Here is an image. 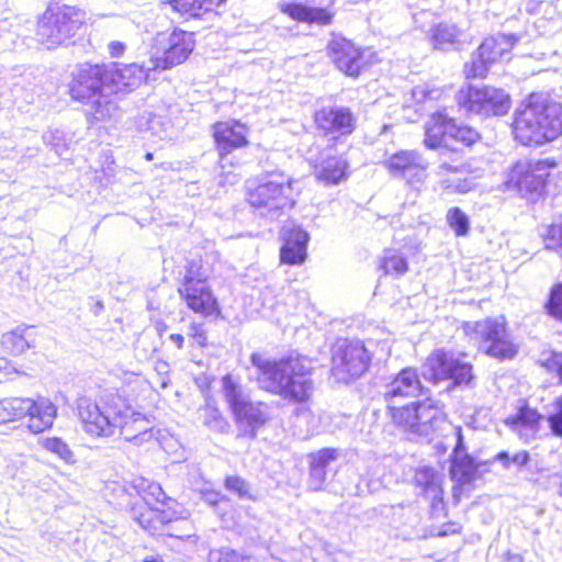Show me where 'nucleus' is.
<instances>
[{"instance_id": "1", "label": "nucleus", "mask_w": 562, "mask_h": 562, "mask_svg": "<svg viewBox=\"0 0 562 562\" xmlns=\"http://www.w3.org/2000/svg\"><path fill=\"white\" fill-rule=\"evenodd\" d=\"M78 417L83 431L93 438H110L119 432L125 441L143 446L154 439L153 423L136 412L116 392H106L98 402L81 398Z\"/></svg>"}, {"instance_id": "2", "label": "nucleus", "mask_w": 562, "mask_h": 562, "mask_svg": "<svg viewBox=\"0 0 562 562\" xmlns=\"http://www.w3.org/2000/svg\"><path fill=\"white\" fill-rule=\"evenodd\" d=\"M260 389L281 396L291 403L306 402L314 390L308 361L300 356L271 359L261 352L250 356Z\"/></svg>"}, {"instance_id": "3", "label": "nucleus", "mask_w": 562, "mask_h": 562, "mask_svg": "<svg viewBox=\"0 0 562 562\" xmlns=\"http://www.w3.org/2000/svg\"><path fill=\"white\" fill-rule=\"evenodd\" d=\"M514 138L524 146H540L562 134V104L544 93H531L514 112Z\"/></svg>"}, {"instance_id": "4", "label": "nucleus", "mask_w": 562, "mask_h": 562, "mask_svg": "<svg viewBox=\"0 0 562 562\" xmlns=\"http://www.w3.org/2000/svg\"><path fill=\"white\" fill-rule=\"evenodd\" d=\"M69 93L74 100L88 105L87 115L94 121L119 116V106L105 90L102 65L80 66L70 82Z\"/></svg>"}, {"instance_id": "5", "label": "nucleus", "mask_w": 562, "mask_h": 562, "mask_svg": "<svg viewBox=\"0 0 562 562\" xmlns=\"http://www.w3.org/2000/svg\"><path fill=\"white\" fill-rule=\"evenodd\" d=\"M86 13L65 0H52L37 21L36 36L47 48L70 41L81 27Z\"/></svg>"}, {"instance_id": "6", "label": "nucleus", "mask_w": 562, "mask_h": 562, "mask_svg": "<svg viewBox=\"0 0 562 562\" xmlns=\"http://www.w3.org/2000/svg\"><path fill=\"white\" fill-rule=\"evenodd\" d=\"M462 330L470 341L488 357L504 361L513 359L518 352V345L503 316L463 322Z\"/></svg>"}, {"instance_id": "7", "label": "nucleus", "mask_w": 562, "mask_h": 562, "mask_svg": "<svg viewBox=\"0 0 562 562\" xmlns=\"http://www.w3.org/2000/svg\"><path fill=\"white\" fill-rule=\"evenodd\" d=\"M222 392L240 430L255 438L257 430L269 419L267 404L252 402L244 387L229 374L222 378Z\"/></svg>"}, {"instance_id": "8", "label": "nucleus", "mask_w": 562, "mask_h": 562, "mask_svg": "<svg viewBox=\"0 0 562 562\" xmlns=\"http://www.w3.org/2000/svg\"><path fill=\"white\" fill-rule=\"evenodd\" d=\"M293 179L284 173H270L249 191L248 201L261 215L276 217L280 211L293 207Z\"/></svg>"}, {"instance_id": "9", "label": "nucleus", "mask_w": 562, "mask_h": 562, "mask_svg": "<svg viewBox=\"0 0 562 562\" xmlns=\"http://www.w3.org/2000/svg\"><path fill=\"white\" fill-rule=\"evenodd\" d=\"M392 419L404 429L420 436H428L445 422L442 408L431 398L403 405L392 413Z\"/></svg>"}, {"instance_id": "10", "label": "nucleus", "mask_w": 562, "mask_h": 562, "mask_svg": "<svg viewBox=\"0 0 562 562\" xmlns=\"http://www.w3.org/2000/svg\"><path fill=\"white\" fill-rule=\"evenodd\" d=\"M371 355L360 340H339L331 357V373L338 382L348 383L361 376L369 367Z\"/></svg>"}, {"instance_id": "11", "label": "nucleus", "mask_w": 562, "mask_h": 562, "mask_svg": "<svg viewBox=\"0 0 562 562\" xmlns=\"http://www.w3.org/2000/svg\"><path fill=\"white\" fill-rule=\"evenodd\" d=\"M424 376L435 384L448 381L447 390L459 385H468L473 379L472 366L456 358L452 352L437 350L424 364Z\"/></svg>"}, {"instance_id": "12", "label": "nucleus", "mask_w": 562, "mask_h": 562, "mask_svg": "<svg viewBox=\"0 0 562 562\" xmlns=\"http://www.w3.org/2000/svg\"><path fill=\"white\" fill-rule=\"evenodd\" d=\"M457 102L468 113L481 116H498L507 113L509 109V95L494 87H469L457 93Z\"/></svg>"}, {"instance_id": "13", "label": "nucleus", "mask_w": 562, "mask_h": 562, "mask_svg": "<svg viewBox=\"0 0 562 562\" xmlns=\"http://www.w3.org/2000/svg\"><path fill=\"white\" fill-rule=\"evenodd\" d=\"M544 160H520L509 170L505 182L508 189L517 190L522 196L539 194L549 175Z\"/></svg>"}, {"instance_id": "14", "label": "nucleus", "mask_w": 562, "mask_h": 562, "mask_svg": "<svg viewBox=\"0 0 562 562\" xmlns=\"http://www.w3.org/2000/svg\"><path fill=\"white\" fill-rule=\"evenodd\" d=\"M104 70L105 90L108 94L127 93L139 87L149 77L154 69L148 68V61L143 65L136 63L128 65H102Z\"/></svg>"}, {"instance_id": "15", "label": "nucleus", "mask_w": 562, "mask_h": 562, "mask_svg": "<svg viewBox=\"0 0 562 562\" xmlns=\"http://www.w3.org/2000/svg\"><path fill=\"white\" fill-rule=\"evenodd\" d=\"M384 166L392 177L411 186L422 184L428 175V161L416 150H400L391 155Z\"/></svg>"}, {"instance_id": "16", "label": "nucleus", "mask_w": 562, "mask_h": 562, "mask_svg": "<svg viewBox=\"0 0 562 562\" xmlns=\"http://www.w3.org/2000/svg\"><path fill=\"white\" fill-rule=\"evenodd\" d=\"M18 419L27 418V428L33 434H40L54 424L57 416L55 404L43 396L33 400L31 397H18Z\"/></svg>"}, {"instance_id": "17", "label": "nucleus", "mask_w": 562, "mask_h": 562, "mask_svg": "<svg viewBox=\"0 0 562 562\" xmlns=\"http://www.w3.org/2000/svg\"><path fill=\"white\" fill-rule=\"evenodd\" d=\"M422 391L423 385L416 369L405 368L385 384L383 397L392 414L395 409L402 407L400 405L402 400L416 397Z\"/></svg>"}, {"instance_id": "18", "label": "nucleus", "mask_w": 562, "mask_h": 562, "mask_svg": "<svg viewBox=\"0 0 562 562\" xmlns=\"http://www.w3.org/2000/svg\"><path fill=\"white\" fill-rule=\"evenodd\" d=\"M329 56L336 67L350 77H357L367 65L364 50L346 38L330 42Z\"/></svg>"}, {"instance_id": "19", "label": "nucleus", "mask_w": 562, "mask_h": 562, "mask_svg": "<svg viewBox=\"0 0 562 562\" xmlns=\"http://www.w3.org/2000/svg\"><path fill=\"white\" fill-rule=\"evenodd\" d=\"M214 138L217 144L222 167L233 165L228 156L234 149L248 144L247 127L237 121L220 122L214 126Z\"/></svg>"}, {"instance_id": "20", "label": "nucleus", "mask_w": 562, "mask_h": 562, "mask_svg": "<svg viewBox=\"0 0 562 562\" xmlns=\"http://www.w3.org/2000/svg\"><path fill=\"white\" fill-rule=\"evenodd\" d=\"M168 43L169 46L166 48L161 57L153 56L148 60L149 69L164 70L171 68L183 63L193 50V38L191 33L175 31L169 36Z\"/></svg>"}, {"instance_id": "21", "label": "nucleus", "mask_w": 562, "mask_h": 562, "mask_svg": "<svg viewBox=\"0 0 562 562\" xmlns=\"http://www.w3.org/2000/svg\"><path fill=\"white\" fill-rule=\"evenodd\" d=\"M542 422L543 415L537 408L524 403L515 414L506 418L505 424L519 439L529 443L538 437Z\"/></svg>"}, {"instance_id": "22", "label": "nucleus", "mask_w": 562, "mask_h": 562, "mask_svg": "<svg viewBox=\"0 0 562 562\" xmlns=\"http://www.w3.org/2000/svg\"><path fill=\"white\" fill-rule=\"evenodd\" d=\"M317 128L326 134L349 135L356 126V117L348 108H323L315 113Z\"/></svg>"}, {"instance_id": "23", "label": "nucleus", "mask_w": 562, "mask_h": 562, "mask_svg": "<svg viewBox=\"0 0 562 562\" xmlns=\"http://www.w3.org/2000/svg\"><path fill=\"white\" fill-rule=\"evenodd\" d=\"M180 295L184 299L187 305L195 313L210 315L216 306V300L213 297L210 288L205 281L186 276L184 283L179 289Z\"/></svg>"}, {"instance_id": "24", "label": "nucleus", "mask_w": 562, "mask_h": 562, "mask_svg": "<svg viewBox=\"0 0 562 562\" xmlns=\"http://www.w3.org/2000/svg\"><path fill=\"white\" fill-rule=\"evenodd\" d=\"M457 443L453 449L450 474L459 484H469L473 481L477 467L474 459L465 452L461 427H456Z\"/></svg>"}, {"instance_id": "25", "label": "nucleus", "mask_w": 562, "mask_h": 562, "mask_svg": "<svg viewBox=\"0 0 562 562\" xmlns=\"http://www.w3.org/2000/svg\"><path fill=\"white\" fill-rule=\"evenodd\" d=\"M283 246L280 250L281 262L301 265L306 259L308 234L300 227H289L283 231Z\"/></svg>"}, {"instance_id": "26", "label": "nucleus", "mask_w": 562, "mask_h": 562, "mask_svg": "<svg viewBox=\"0 0 562 562\" xmlns=\"http://www.w3.org/2000/svg\"><path fill=\"white\" fill-rule=\"evenodd\" d=\"M452 119L443 111H438L431 114L425 125V139L424 144L430 149L439 147L449 148L450 134L449 127H451Z\"/></svg>"}, {"instance_id": "27", "label": "nucleus", "mask_w": 562, "mask_h": 562, "mask_svg": "<svg viewBox=\"0 0 562 562\" xmlns=\"http://www.w3.org/2000/svg\"><path fill=\"white\" fill-rule=\"evenodd\" d=\"M416 485L423 488L432 510L443 508V490L441 476L431 468H420L415 474Z\"/></svg>"}, {"instance_id": "28", "label": "nucleus", "mask_w": 562, "mask_h": 562, "mask_svg": "<svg viewBox=\"0 0 562 562\" xmlns=\"http://www.w3.org/2000/svg\"><path fill=\"white\" fill-rule=\"evenodd\" d=\"M347 161L340 156H329L315 167L316 178L326 184H338L347 178Z\"/></svg>"}, {"instance_id": "29", "label": "nucleus", "mask_w": 562, "mask_h": 562, "mask_svg": "<svg viewBox=\"0 0 562 562\" xmlns=\"http://www.w3.org/2000/svg\"><path fill=\"white\" fill-rule=\"evenodd\" d=\"M30 326L20 325L2 335L1 345L5 351L11 355H22L30 348L35 346V338L29 333Z\"/></svg>"}, {"instance_id": "30", "label": "nucleus", "mask_w": 562, "mask_h": 562, "mask_svg": "<svg viewBox=\"0 0 562 562\" xmlns=\"http://www.w3.org/2000/svg\"><path fill=\"white\" fill-rule=\"evenodd\" d=\"M462 31L452 23H439L432 29L431 40L435 48L457 49L462 43Z\"/></svg>"}, {"instance_id": "31", "label": "nucleus", "mask_w": 562, "mask_h": 562, "mask_svg": "<svg viewBox=\"0 0 562 562\" xmlns=\"http://www.w3.org/2000/svg\"><path fill=\"white\" fill-rule=\"evenodd\" d=\"M512 46L513 42L509 36L498 35L485 38L477 50L480 52L481 57L485 58L491 64H494L495 61L505 58Z\"/></svg>"}, {"instance_id": "32", "label": "nucleus", "mask_w": 562, "mask_h": 562, "mask_svg": "<svg viewBox=\"0 0 562 562\" xmlns=\"http://www.w3.org/2000/svg\"><path fill=\"white\" fill-rule=\"evenodd\" d=\"M285 12L300 22L328 24L331 20V15L325 9L311 8L301 3L289 4Z\"/></svg>"}, {"instance_id": "33", "label": "nucleus", "mask_w": 562, "mask_h": 562, "mask_svg": "<svg viewBox=\"0 0 562 562\" xmlns=\"http://www.w3.org/2000/svg\"><path fill=\"white\" fill-rule=\"evenodd\" d=\"M380 268L384 271L385 274L397 278L407 271L408 262L403 254L398 250L386 249L381 257Z\"/></svg>"}, {"instance_id": "34", "label": "nucleus", "mask_w": 562, "mask_h": 562, "mask_svg": "<svg viewBox=\"0 0 562 562\" xmlns=\"http://www.w3.org/2000/svg\"><path fill=\"white\" fill-rule=\"evenodd\" d=\"M541 237L546 249L562 257V216L544 226Z\"/></svg>"}, {"instance_id": "35", "label": "nucleus", "mask_w": 562, "mask_h": 562, "mask_svg": "<svg viewBox=\"0 0 562 562\" xmlns=\"http://www.w3.org/2000/svg\"><path fill=\"white\" fill-rule=\"evenodd\" d=\"M201 418L203 425L212 431L226 434L229 430V423L223 417L220 409L210 403L201 408Z\"/></svg>"}, {"instance_id": "36", "label": "nucleus", "mask_w": 562, "mask_h": 562, "mask_svg": "<svg viewBox=\"0 0 562 562\" xmlns=\"http://www.w3.org/2000/svg\"><path fill=\"white\" fill-rule=\"evenodd\" d=\"M449 227L456 236H465L470 231V220L468 215L458 206L448 210L446 215Z\"/></svg>"}, {"instance_id": "37", "label": "nucleus", "mask_w": 562, "mask_h": 562, "mask_svg": "<svg viewBox=\"0 0 562 562\" xmlns=\"http://www.w3.org/2000/svg\"><path fill=\"white\" fill-rule=\"evenodd\" d=\"M450 142L454 140L464 146H472L480 139V134L472 127L457 125L452 120L451 127H449Z\"/></svg>"}, {"instance_id": "38", "label": "nucleus", "mask_w": 562, "mask_h": 562, "mask_svg": "<svg viewBox=\"0 0 562 562\" xmlns=\"http://www.w3.org/2000/svg\"><path fill=\"white\" fill-rule=\"evenodd\" d=\"M43 447L47 451L56 454L58 458H60L61 460H64L67 463L75 462L74 452L71 451L69 446L65 441H63L60 438H56V437L47 438L44 440Z\"/></svg>"}, {"instance_id": "39", "label": "nucleus", "mask_w": 562, "mask_h": 562, "mask_svg": "<svg viewBox=\"0 0 562 562\" xmlns=\"http://www.w3.org/2000/svg\"><path fill=\"white\" fill-rule=\"evenodd\" d=\"M440 188L448 193H467L473 189V182L461 175L439 180Z\"/></svg>"}, {"instance_id": "40", "label": "nucleus", "mask_w": 562, "mask_h": 562, "mask_svg": "<svg viewBox=\"0 0 562 562\" xmlns=\"http://www.w3.org/2000/svg\"><path fill=\"white\" fill-rule=\"evenodd\" d=\"M539 362L548 372L554 373L562 384V352L555 350L543 351L540 355Z\"/></svg>"}, {"instance_id": "41", "label": "nucleus", "mask_w": 562, "mask_h": 562, "mask_svg": "<svg viewBox=\"0 0 562 562\" xmlns=\"http://www.w3.org/2000/svg\"><path fill=\"white\" fill-rule=\"evenodd\" d=\"M225 487L243 499H254L250 484L239 475H231L225 480Z\"/></svg>"}, {"instance_id": "42", "label": "nucleus", "mask_w": 562, "mask_h": 562, "mask_svg": "<svg viewBox=\"0 0 562 562\" xmlns=\"http://www.w3.org/2000/svg\"><path fill=\"white\" fill-rule=\"evenodd\" d=\"M492 64L485 58L481 57L479 50L472 55L470 63L464 65V74L468 78H483L486 76L488 68Z\"/></svg>"}, {"instance_id": "43", "label": "nucleus", "mask_w": 562, "mask_h": 562, "mask_svg": "<svg viewBox=\"0 0 562 562\" xmlns=\"http://www.w3.org/2000/svg\"><path fill=\"white\" fill-rule=\"evenodd\" d=\"M160 516V513L149 508L139 514V516L137 517V522L144 530L154 535L162 526V520Z\"/></svg>"}, {"instance_id": "44", "label": "nucleus", "mask_w": 562, "mask_h": 562, "mask_svg": "<svg viewBox=\"0 0 562 562\" xmlns=\"http://www.w3.org/2000/svg\"><path fill=\"white\" fill-rule=\"evenodd\" d=\"M210 562H252L251 559L236 550L222 548L210 552Z\"/></svg>"}, {"instance_id": "45", "label": "nucleus", "mask_w": 562, "mask_h": 562, "mask_svg": "<svg viewBox=\"0 0 562 562\" xmlns=\"http://www.w3.org/2000/svg\"><path fill=\"white\" fill-rule=\"evenodd\" d=\"M546 308L549 315L562 322V283L551 289Z\"/></svg>"}, {"instance_id": "46", "label": "nucleus", "mask_w": 562, "mask_h": 562, "mask_svg": "<svg viewBox=\"0 0 562 562\" xmlns=\"http://www.w3.org/2000/svg\"><path fill=\"white\" fill-rule=\"evenodd\" d=\"M494 460L499 461L505 469H509L512 464L521 469L529 462L530 456L527 451H519L510 457L508 452L501 451L494 457Z\"/></svg>"}, {"instance_id": "47", "label": "nucleus", "mask_w": 562, "mask_h": 562, "mask_svg": "<svg viewBox=\"0 0 562 562\" xmlns=\"http://www.w3.org/2000/svg\"><path fill=\"white\" fill-rule=\"evenodd\" d=\"M553 412L548 416V424L552 434L562 438V394L552 402Z\"/></svg>"}, {"instance_id": "48", "label": "nucleus", "mask_w": 562, "mask_h": 562, "mask_svg": "<svg viewBox=\"0 0 562 562\" xmlns=\"http://www.w3.org/2000/svg\"><path fill=\"white\" fill-rule=\"evenodd\" d=\"M18 397L0 400V425L18 420Z\"/></svg>"}, {"instance_id": "49", "label": "nucleus", "mask_w": 562, "mask_h": 562, "mask_svg": "<svg viewBox=\"0 0 562 562\" xmlns=\"http://www.w3.org/2000/svg\"><path fill=\"white\" fill-rule=\"evenodd\" d=\"M44 142L49 145L58 155H61L67 148V142L64 132L59 130L49 131L44 136Z\"/></svg>"}, {"instance_id": "50", "label": "nucleus", "mask_w": 562, "mask_h": 562, "mask_svg": "<svg viewBox=\"0 0 562 562\" xmlns=\"http://www.w3.org/2000/svg\"><path fill=\"white\" fill-rule=\"evenodd\" d=\"M311 463L326 470L327 465L338 458V450L325 448L310 456Z\"/></svg>"}, {"instance_id": "51", "label": "nucleus", "mask_w": 562, "mask_h": 562, "mask_svg": "<svg viewBox=\"0 0 562 562\" xmlns=\"http://www.w3.org/2000/svg\"><path fill=\"white\" fill-rule=\"evenodd\" d=\"M327 472L325 469L319 468L310 462V481L308 486L313 491L322 490L326 481Z\"/></svg>"}, {"instance_id": "52", "label": "nucleus", "mask_w": 562, "mask_h": 562, "mask_svg": "<svg viewBox=\"0 0 562 562\" xmlns=\"http://www.w3.org/2000/svg\"><path fill=\"white\" fill-rule=\"evenodd\" d=\"M145 492L144 499L146 502L155 501L165 504L167 499L166 493L158 483L148 482Z\"/></svg>"}, {"instance_id": "53", "label": "nucleus", "mask_w": 562, "mask_h": 562, "mask_svg": "<svg viewBox=\"0 0 562 562\" xmlns=\"http://www.w3.org/2000/svg\"><path fill=\"white\" fill-rule=\"evenodd\" d=\"M188 336L199 347H205L207 345V335L202 324L192 323L189 327Z\"/></svg>"}, {"instance_id": "54", "label": "nucleus", "mask_w": 562, "mask_h": 562, "mask_svg": "<svg viewBox=\"0 0 562 562\" xmlns=\"http://www.w3.org/2000/svg\"><path fill=\"white\" fill-rule=\"evenodd\" d=\"M439 94V90H430L427 86H417L413 89V97L417 102H423L427 99H436Z\"/></svg>"}, {"instance_id": "55", "label": "nucleus", "mask_w": 562, "mask_h": 562, "mask_svg": "<svg viewBox=\"0 0 562 562\" xmlns=\"http://www.w3.org/2000/svg\"><path fill=\"white\" fill-rule=\"evenodd\" d=\"M462 170L459 166H453L448 162H441L436 170V176L439 178V180H442V178H448L450 176H457L461 175Z\"/></svg>"}, {"instance_id": "56", "label": "nucleus", "mask_w": 562, "mask_h": 562, "mask_svg": "<svg viewBox=\"0 0 562 562\" xmlns=\"http://www.w3.org/2000/svg\"><path fill=\"white\" fill-rule=\"evenodd\" d=\"M224 0H199L198 16L209 12L222 4Z\"/></svg>"}, {"instance_id": "57", "label": "nucleus", "mask_w": 562, "mask_h": 562, "mask_svg": "<svg viewBox=\"0 0 562 562\" xmlns=\"http://www.w3.org/2000/svg\"><path fill=\"white\" fill-rule=\"evenodd\" d=\"M108 48L112 57H120L125 50V44L119 41H113L109 43Z\"/></svg>"}, {"instance_id": "58", "label": "nucleus", "mask_w": 562, "mask_h": 562, "mask_svg": "<svg viewBox=\"0 0 562 562\" xmlns=\"http://www.w3.org/2000/svg\"><path fill=\"white\" fill-rule=\"evenodd\" d=\"M0 371H3L7 375L12 373L20 374V371L5 358H0Z\"/></svg>"}, {"instance_id": "59", "label": "nucleus", "mask_w": 562, "mask_h": 562, "mask_svg": "<svg viewBox=\"0 0 562 562\" xmlns=\"http://www.w3.org/2000/svg\"><path fill=\"white\" fill-rule=\"evenodd\" d=\"M169 339L177 345V347L179 349H181L183 347V342H184V337L180 334H171L169 336Z\"/></svg>"}, {"instance_id": "60", "label": "nucleus", "mask_w": 562, "mask_h": 562, "mask_svg": "<svg viewBox=\"0 0 562 562\" xmlns=\"http://www.w3.org/2000/svg\"><path fill=\"white\" fill-rule=\"evenodd\" d=\"M103 310V303L101 301H98L95 304H94V310H93V313L94 314H98L100 311Z\"/></svg>"}, {"instance_id": "61", "label": "nucleus", "mask_w": 562, "mask_h": 562, "mask_svg": "<svg viewBox=\"0 0 562 562\" xmlns=\"http://www.w3.org/2000/svg\"><path fill=\"white\" fill-rule=\"evenodd\" d=\"M146 160H153L154 158V155L151 153H147L146 156H145Z\"/></svg>"}, {"instance_id": "62", "label": "nucleus", "mask_w": 562, "mask_h": 562, "mask_svg": "<svg viewBox=\"0 0 562 562\" xmlns=\"http://www.w3.org/2000/svg\"><path fill=\"white\" fill-rule=\"evenodd\" d=\"M143 562H161L159 559H149V560H145Z\"/></svg>"}, {"instance_id": "63", "label": "nucleus", "mask_w": 562, "mask_h": 562, "mask_svg": "<svg viewBox=\"0 0 562 562\" xmlns=\"http://www.w3.org/2000/svg\"><path fill=\"white\" fill-rule=\"evenodd\" d=\"M520 561H521L520 557H517V559H515V562H520Z\"/></svg>"}, {"instance_id": "64", "label": "nucleus", "mask_w": 562, "mask_h": 562, "mask_svg": "<svg viewBox=\"0 0 562 562\" xmlns=\"http://www.w3.org/2000/svg\"><path fill=\"white\" fill-rule=\"evenodd\" d=\"M520 561H521L520 557H517V559H515V562H520Z\"/></svg>"}]
</instances>
